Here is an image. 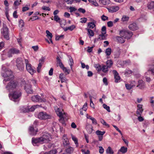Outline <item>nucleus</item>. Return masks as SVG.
Returning <instances> with one entry per match:
<instances>
[{"instance_id": "f257e3e1", "label": "nucleus", "mask_w": 154, "mask_h": 154, "mask_svg": "<svg viewBox=\"0 0 154 154\" xmlns=\"http://www.w3.org/2000/svg\"><path fill=\"white\" fill-rule=\"evenodd\" d=\"M51 139V135L48 133H46L44 134L41 137L32 138V143L34 146H35L38 145L39 144L48 143L50 141Z\"/></svg>"}, {"instance_id": "f03ea898", "label": "nucleus", "mask_w": 154, "mask_h": 154, "mask_svg": "<svg viewBox=\"0 0 154 154\" xmlns=\"http://www.w3.org/2000/svg\"><path fill=\"white\" fill-rule=\"evenodd\" d=\"M2 69L5 71L4 73L2 74V76L5 78L3 80V82L8 81L13 78V76L12 71L9 69H6L4 65L2 66Z\"/></svg>"}, {"instance_id": "7ed1b4c3", "label": "nucleus", "mask_w": 154, "mask_h": 154, "mask_svg": "<svg viewBox=\"0 0 154 154\" xmlns=\"http://www.w3.org/2000/svg\"><path fill=\"white\" fill-rule=\"evenodd\" d=\"M9 95L11 99L15 102L19 100V99L21 96V93L20 91H15L11 94H10Z\"/></svg>"}, {"instance_id": "20e7f679", "label": "nucleus", "mask_w": 154, "mask_h": 154, "mask_svg": "<svg viewBox=\"0 0 154 154\" xmlns=\"http://www.w3.org/2000/svg\"><path fill=\"white\" fill-rule=\"evenodd\" d=\"M25 63L26 65V68L27 71L31 75H32L36 72L35 68L32 66V65L29 63L28 60L25 59Z\"/></svg>"}, {"instance_id": "39448f33", "label": "nucleus", "mask_w": 154, "mask_h": 154, "mask_svg": "<svg viewBox=\"0 0 154 154\" xmlns=\"http://www.w3.org/2000/svg\"><path fill=\"white\" fill-rule=\"evenodd\" d=\"M17 83L14 81H11L8 84L6 88L9 92H13V91L17 87Z\"/></svg>"}, {"instance_id": "423d86ee", "label": "nucleus", "mask_w": 154, "mask_h": 154, "mask_svg": "<svg viewBox=\"0 0 154 154\" xmlns=\"http://www.w3.org/2000/svg\"><path fill=\"white\" fill-rule=\"evenodd\" d=\"M54 108L57 115L61 119H64L65 114L63 112V109L61 108H58L57 106H55Z\"/></svg>"}, {"instance_id": "0eeeda50", "label": "nucleus", "mask_w": 154, "mask_h": 154, "mask_svg": "<svg viewBox=\"0 0 154 154\" xmlns=\"http://www.w3.org/2000/svg\"><path fill=\"white\" fill-rule=\"evenodd\" d=\"M54 108L57 115L61 119H64L65 114L63 112V109L61 108H58L57 106H55Z\"/></svg>"}, {"instance_id": "6e6552de", "label": "nucleus", "mask_w": 154, "mask_h": 154, "mask_svg": "<svg viewBox=\"0 0 154 154\" xmlns=\"http://www.w3.org/2000/svg\"><path fill=\"white\" fill-rule=\"evenodd\" d=\"M16 66L18 69L20 71L23 70L24 65L23 63V60L20 57L17 58L16 60Z\"/></svg>"}, {"instance_id": "1a4fd4ad", "label": "nucleus", "mask_w": 154, "mask_h": 154, "mask_svg": "<svg viewBox=\"0 0 154 154\" xmlns=\"http://www.w3.org/2000/svg\"><path fill=\"white\" fill-rule=\"evenodd\" d=\"M31 99L33 102H45L47 100L46 98H41L40 96L37 95L32 96L31 97Z\"/></svg>"}, {"instance_id": "9d476101", "label": "nucleus", "mask_w": 154, "mask_h": 154, "mask_svg": "<svg viewBox=\"0 0 154 154\" xmlns=\"http://www.w3.org/2000/svg\"><path fill=\"white\" fill-rule=\"evenodd\" d=\"M38 117L39 119L41 120H45L51 118L50 115H48L46 113L43 112H39L38 115Z\"/></svg>"}, {"instance_id": "9b49d317", "label": "nucleus", "mask_w": 154, "mask_h": 154, "mask_svg": "<svg viewBox=\"0 0 154 154\" xmlns=\"http://www.w3.org/2000/svg\"><path fill=\"white\" fill-rule=\"evenodd\" d=\"M2 33L4 36V38L7 40L9 39L8 34V29L5 26H4L1 31Z\"/></svg>"}, {"instance_id": "f8f14e48", "label": "nucleus", "mask_w": 154, "mask_h": 154, "mask_svg": "<svg viewBox=\"0 0 154 154\" xmlns=\"http://www.w3.org/2000/svg\"><path fill=\"white\" fill-rule=\"evenodd\" d=\"M20 53V51L15 48L10 49L8 53V57H11L12 54H17Z\"/></svg>"}, {"instance_id": "ddd939ff", "label": "nucleus", "mask_w": 154, "mask_h": 154, "mask_svg": "<svg viewBox=\"0 0 154 154\" xmlns=\"http://www.w3.org/2000/svg\"><path fill=\"white\" fill-rule=\"evenodd\" d=\"M62 140L64 146L66 147H69L70 143L66 135L64 134L63 136Z\"/></svg>"}, {"instance_id": "4468645a", "label": "nucleus", "mask_w": 154, "mask_h": 154, "mask_svg": "<svg viewBox=\"0 0 154 154\" xmlns=\"http://www.w3.org/2000/svg\"><path fill=\"white\" fill-rule=\"evenodd\" d=\"M105 133V131H101L99 130H97L96 131V134L98 136L99 140L101 141L103 138V135Z\"/></svg>"}, {"instance_id": "2eb2a0df", "label": "nucleus", "mask_w": 154, "mask_h": 154, "mask_svg": "<svg viewBox=\"0 0 154 154\" xmlns=\"http://www.w3.org/2000/svg\"><path fill=\"white\" fill-rule=\"evenodd\" d=\"M112 72L114 75V77L115 79V82L116 83L119 82L120 79V77L119 75V73L117 71L115 70H114L112 71Z\"/></svg>"}, {"instance_id": "dca6fc26", "label": "nucleus", "mask_w": 154, "mask_h": 154, "mask_svg": "<svg viewBox=\"0 0 154 154\" xmlns=\"http://www.w3.org/2000/svg\"><path fill=\"white\" fill-rule=\"evenodd\" d=\"M119 8L118 6H114L107 8V9L109 12L113 13L118 11Z\"/></svg>"}, {"instance_id": "f3484780", "label": "nucleus", "mask_w": 154, "mask_h": 154, "mask_svg": "<svg viewBox=\"0 0 154 154\" xmlns=\"http://www.w3.org/2000/svg\"><path fill=\"white\" fill-rule=\"evenodd\" d=\"M137 87L140 89H143L145 87V83L142 80H139Z\"/></svg>"}, {"instance_id": "a211bd4d", "label": "nucleus", "mask_w": 154, "mask_h": 154, "mask_svg": "<svg viewBox=\"0 0 154 154\" xmlns=\"http://www.w3.org/2000/svg\"><path fill=\"white\" fill-rule=\"evenodd\" d=\"M41 107V106L40 105H33L31 107L28 108L27 110L26 109L25 111L26 112H28L29 111L32 112L34 111L36 109L39 108Z\"/></svg>"}, {"instance_id": "6ab92c4d", "label": "nucleus", "mask_w": 154, "mask_h": 154, "mask_svg": "<svg viewBox=\"0 0 154 154\" xmlns=\"http://www.w3.org/2000/svg\"><path fill=\"white\" fill-rule=\"evenodd\" d=\"M25 89L27 93L32 94L33 93L32 90L31 88V85L27 84L25 86Z\"/></svg>"}, {"instance_id": "aec40b11", "label": "nucleus", "mask_w": 154, "mask_h": 154, "mask_svg": "<svg viewBox=\"0 0 154 154\" xmlns=\"http://www.w3.org/2000/svg\"><path fill=\"white\" fill-rule=\"evenodd\" d=\"M129 17L126 15H123L121 19V21L124 23H127L129 20Z\"/></svg>"}, {"instance_id": "412c9836", "label": "nucleus", "mask_w": 154, "mask_h": 154, "mask_svg": "<svg viewBox=\"0 0 154 154\" xmlns=\"http://www.w3.org/2000/svg\"><path fill=\"white\" fill-rule=\"evenodd\" d=\"M127 151V148L125 146L122 147L117 152V154H123L125 153Z\"/></svg>"}, {"instance_id": "4be33fe9", "label": "nucleus", "mask_w": 154, "mask_h": 154, "mask_svg": "<svg viewBox=\"0 0 154 154\" xmlns=\"http://www.w3.org/2000/svg\"><path fill=\"white\" fill-rule=\"evenodd\" d=\"M29 134L32 135H34L36 134L38 131L37 130H35L34 128L32 126H30L29 128Z\"/></svg>"}, {"instance_id": "5701e85b", "label": "nucleus", "mask_w": 154, "mask_h": 154, "mask_svg": "<svg viewBox=\"0 0 154 154\" xmlns=\"http://www.w3.org/2000/svg\"><path fill=\"white\" fill-rule=\"evenodd\" d=\"M54 20L57 22L59 23L60 25H62V22H63L64 23H65V20L64 19L60 20V18L57 15L54 16Z\"/></svg>"}, {"instance_id": "b1692460", "label": "nucleus", "mask_w": 154, "mask_h": 154, "mask_svg": "<svg viewBox=\"0 0 154 154\" xmlns=\"http://www.w3.org/2000/svg\"><path fill=\"white\" fill-rule=\"evenodd\" d=\"M147 7L149 9L153 10L154 8V1L149 2L147 4Z\"/></svg>"}, {"instance_id": "393cba45", "label": "nucleus", "mask_w": 154, "mask_h": 154, "mask_svg": "<svg viewBox=\"0 0 154 154\" xmlns=\"http://www.w3.org/2000/svg\"><path fill=\"white\" fill-rule=\"evenodd\" d=\"M152 67H150L149 68L148 70V71L146 72L145 74V76L149 75L150 73V71H151L152 73L154 75V65L152 66Z\"/></svg>"}, {"instance_id": "a878e982", "label": "nucleus", "mask_w": 154, "mask_h": 154, "mask_svg": "<svg viewBox=\"0 0 154 154\" xmlns=\"http://www.w3.org/2000/svg\"><path fill=\"white\" fill-rule=\"evenodd\" d=\"M86 129L89 134H91L93 131V127L91 125L88 124L87 125Z\"/></svg>"}, {"instance_id": "bb28decb", "label": "nucleus", "mask_w": 154, "mask_h": 154, "mask_svg": "<svg viewBox=\"0 0 154 154\" xmlns=\"http://www.w3.org/2000/svg\"><path fill=\"white\" fill-rule=\"evenodd\" d=\"M96 21L93 20L92 22H90L88 23V26L90 28L93 29L95 26V24L96 23Z\"/></svg>"}, {"instance_id": "cd10ccee", "label": "nucleus", "mask_w": 154, "mask_h": 154, "mask_svg": "<svg viewBox=\"0 0 154 154\" xmlns=\"http://www.w3.org/2000/svg\"><path fill=\"white\" fill-rule=\"evenodd\" d=\"M116 38L119 42L121 43H124L125 41V38L122 37L117 36Z\"/></svg>"}, {"instance_id": "c85d7f7f", "label": "nucleus", "mask_w": 154, "mask_h": 154, "mask_svg": "<svg viewBox=\"0 0 154 154\" xmlns=\"http://www.w3.org/2000/svg\"><path fill=\"white\" fill-rule=\"evenodd\" d=\"M99 2L103 5H108L110 3L109 0H99Z\"/></svg>"}, {"instance_id": "c756f323", "label": "nucleus", "mask_w": 154, "mask_h": 154, "mask_svg": "<svg viewBox=\"0 0 154 154\" xmlns=\"http://www.w3.org/2000/svg\"><path fill=\"white\" fill-rule=\"evenodd\" d=\"M57 152V151L56 149H54L50 151L44 153L41 152L39 154H56Z\"/></svg>"}, {"instance_id": "7c9ffc66", "label": "nucleus", "mask_w": 154, "mask_h": 154, "mask_svg": "<svg viewBox=\"0 0 154 154\" xmlns=\"http://www.w3.org/2000/svg\"><path fill=\"white\" fill-rule=\"evenodd\" d=\"M106 152L107 154H113L114 152L110 146H109L106 150Z\"/></svg>"}, {"instance_id": "2f4dec72", "label": "nucleus", "mask_w": 154, "mask_h": 154, "mask_svg": "<svg viewBox=\"0 0 154 154\" xmlns=\"http://www.w3.org/2000/svg\"><path fill=\"white\" fill-rule=\"evenodd\" d=\"M128 34V33L126 32L121 31L120 32L119 34L121 37H124V38H126V35Z\"/></svg>"}, {"instance_id": "473e14b6", "label": "nucleus", "mask_w": 154, "mask_h": 154, "mask_svg": "<svg viewBox=\"0 0 154 154\" xmlns=\"http://www.w3.org/2000/svg\"><path fill=\"white\" fill-rule=\"evenodd\" d=\"M86 29L88 31V34L90 36H93L94 35V33L93 30L90 29L86 28Z\"/></svg>"}, {"instance_id": "72a5a7b5", "label": "nucleus", "mask_w": 154, "mask_h": 154, "mask_svg": "<svg viewBox=\"0 0 154 154\" xmlns=\"http://www.w3.org/2000/svg\"><path fill=\"white\" fill-rule=\"evenodd\" d=\"M71 137L72 140L74 142L75 144L76 145L77 147L78 146V139L75 136L71 134Z\"/></svg>"}, {"instance_id": "f704fd0d", "label": "nucleus", "mask_w": 154, "mask_h": 154, "mask_svg": "<svg viewBox=\"0 0 154 154\" xmlns=\"http://www.w3.org/2000/svg\"><path fill=\"white\" fill-rule=\"evenodd\" d=\"M108 68H109L106 65H103L101 67V70L104 72H106L108 71Z\"/></svg>"}, {"instance_id": "c9c22d12", "label": "nucleus", "mask_w": 154, "mask_h": 154, "mask_svg": "<svg viewBox=\"0 0 154 154\" xmlns=\"http://www.w3.org/2000/svg\"><path fill=\"white\" fill-rule=\"evenodd\" d=\"M112 60H108L106 62V66L108 67V68H110L111 66H112Z\"/></svg>"}, {"instance_id": "e433bc0d", "label": "nucleus", "mask_w": 154, "mask_h": 154, "mask_svg": "<svg viewBox=\"0 0 154 154\" xmlns=\"http://www.w3.org/2000/svg\"><path fill=\"white\" fill-rule=\"evenodd\" d=\"M105 34H101L99 35V38H97V41L103 40L106 39V36L104 35Z\"/></svg>"}, {"instance_id": "4c0bfd02", "label": "nucleus", "mask_w": 154, "mask_h": 154, "mask_svg": "<svg viewBox=\"0 0 154 154\" xmlns=\"http://www.w3.org/2000/svg\"><path fill=\"white\" fill-rule=\"evenodd\" d=\"M112 52L111 49L110 48H107L105 51V53L107 56H109L110 55Z\"/></svg>"}, {"instance_id": "58836bf2", "label": "nucleus", "mask_w": 154, "mask_h": 154, "mask_svg": "<svg viewBox=\"0 0 154 154\" xmlns=\"http://www.w3.org/2000/svg\"><path fill=\"white\" fill-rule=\"evenodd\" d=\"M68 58L69 60V64L71 68H72V67L73 64V61L72 57L70 56H68Z\"/></svg>"}, {"instance_id": "ea45409f", "label": "nucleus", "mask_w": 154, "mask_h": 154, "mask_svg": "<svg viewBox=\"0 0 154 154\" xmlns=\"http://www.w3.org/2000/svg\"><path fill=\"white\" fill-rule=\"evenodd\" d=\"M97 71L99 72L101 70V66L99 64H95L94 66Z\"/></svg>"}, {"instance_id": "a19ab883", "label": "nucleus", "mask_w": 154, "mask_h": 154, "mask_svg": "<svg viewBox=\"0 0 154 154\" xmlns=\"http://www.w3.org/2000/svg\"><path fill=\"white\" fill-rule=\"evenodd\" d=\"M46 33L47 34V36L48 38H52L53 35L48 30H47L46 31Z\"/></svg>"}, {"instance_id": "79ce46f5", "label": "nucleus", "mask_w": 154, "mask_h": 154, "mask_svg": "<svg viewBox=\"0 0 154 154\" xmlns=\"http://www.w3.org/2000/svg\"><path fill=\"white\" fill-rule=\"evenodd\" d=\"M73 148L71 147H69V148L66 149V152L67 153H70L73 151Z\"/></svg>"}, {"instance_id": "37998d69", "label": "nucleus", "mask_w": 154, "mask_h": 154, "mask_svg": "<svg viewBox=\"0 0 154 154\" xmlns=\"http://www.w3.org/2000/svg\"><path fill=\"white\" fill-rule=\"evenodd\" d=\"M129 28L132 30H134L135 29V23L130 24L129 26Z\"/></svg>"}, {"instance_id": "c03bdc74", "label": "nucleus", "mask_w": 154, "mask_h": 154, "mask_svg": "<svg viewBox=\"0 0 154 154\" xmlns=\"http://www.w3.org/2000/svg\"><path fill=\"white\" fill-rule=\"evenodd\" d=\"M100 122H101V123L103 124V125L107 127H109V125L107 124L106 122L103 119H100Z\"/></svg>"}, {"instance_id": "a18cd8bd", "label": "nucleus", "mask_w": 154, "mask_h": 154, "mask_svg": "<svg viewBox=\"0 0 154 154\" xmlns=\"http://www.w3.org/2000/svg\"><path fill=\"white\" fill-rule=\"evenodd\" d=\"M106 28L105 26H103L101 29V34H106Z\"/></svg>"}, {"instance_id": "49530a36", "label": "nucleus", "mask_w": 154, "mask_h": 154, "mask_svg": "<svg viewBox=\"0 0 154 154\" xmlns=\"http://www.w3.org/2000/svg\"><path fill=\"white\" fill-rule=\"evenodd\" d=\"M62 69L67 74H69L70 72V70L67 69L66 68L64 67V66L63 67Z\"/></svg>"}, {"instance_id": "de8ad7c7", "label": "nucleus", "mask_w": 154, "mask_h": 154, "mask_svg": "<svg viewBox=\"0 0 154 154\" xmlns=\"http://www.w3.org/2000/svg\"><path fill=\"white\" fill-rule=\"evenodd\" d=\"M143 111V109H137L136 111L137 116L141 115Z\"/></svg>"}, {"instance_id": "09e8293b", "label": "nucleus", "mask_w": 154, "mask_h": 154, "mask_svg": "<svg viewBox=\"0 0 154 154\" xmlns=\"http://www.w3.org/2000/svg\"><path fill=\"white\" fill-rule=\"evenodd\" d=\"M103 107L106 109L108 112H110V108L109 106H107L105 104H103Z\"/></svg>"}, {"instance_id": "8fccbe9b", "label": "nucleus", "mask_w": 154, "mask_h": 154, "mask_svg": "<svg viewBox=\"0 0 154 154\" xmlns=\"http://www.w3.org/2000/svg\"><path fill=\"white\" fill-rule=\"evenodd\" d=\"M138 117L137 118L138 120L140 122H142L144 120V118L141 116V115L139 116H137Z\"/></svg>"}, {"instance_id": "3c124183", "label": "nucleus", "mask_w": 154, "mask_h": 154, "mask_svg": "<svg viewBox=\"0 0 154 154\" xmlns=\"http://www.w3.org/2000/svg\"><path fill=\"white\" fill-rule=\"evenodd\" d=\"M24 24V23L23 20H20L19 22V26L20 27L22 28V27H23Z\"/></svg>"}, {"instance_id": "603ef678", "label": "nucleus", "mask_w": 154, "mask_h": 154, "mask_svg": "<svg viewBox=\"0 0 154 154\" xmlns=\"http://www.w3.org/2000/svg\"><path fill=\"white\" fill-rule=\"evenodd\" d=\"M133 86V85H132L128 84H125V87L127 88V89L128 90H130L131 89Z\"/></svg>"}, {"instance_id": "864d4df0", "label": "nucleus", "mask_w": 154, "mask_h": 154, "mask_svg": "<svg viewBox=\"0 0 154 154\" xmlns=\"http://www.w3.org/2000/svg\"><path fill=\"white\" fill-rule=\"evenodd\" d=\"M101 19L103 21H105L108 20V17L104 15H103L101 17Z\"/></svg>"}, {"instance_id": "5fc2aeb1", "label": "nucleus", "mask_w": 154, "mask_h": 154, "mask_svg": "<svg viewBox=\"0 0 154 154\" xmlns=\"http://www.w3.org/2000/svg\"><path fill=\"white\" fill-rule=\"evenodd\" d=\"M99 152L100 154H103L104 152L103 148L101 146H99Z\"/></svg>"}, {"instance_id": "6e6d98bb", "label": "nucleus", "mask_w": 154, "mask_h": 154, "mask_svg": "<svg viewBox=\"0 0 154 154\" xmlns=\"http://www.w3.org/2000/svg\"><path fill=\"white\" fill-rule=\"evenodd\" d=\"M132 73V71L129 69H126L125 72V74L127 75H130Z\"/></svg>"}, {"instance_id": "4d7b16f0", "label": "nucleus", "mask_w": 154, "mask_h": 154, "mask_svg": "<svg viewBox=\"0 0 154 154\" xmlns=\"http://www.w3.org/2000/svg\"><path fill=\"white\" fill-rule=\"evenodd\" d=\"M70 11V12H72L75 11L77 10V9L74 7H71L69 8Z\"/></svg>"}, {"instance_id": "13d9d810", "label": "nucleus", "mask_w": 154, "mask_h": 154, "mask_svg": "<svg viewBox=\"0 0 154 154\" xmlns=\"http://www.w3.org/2000/svg\"><path fill=\"white\" fill-rule=\"evenodd\" d=\"M107 25L109 27H111L113 26V22L112 21H109L107 22Z\"/></svg>"}, {"instance_id": "bf43d9fd", "label": "nucleus", "mask_w": 154, "mask_h": 154, "mask_svg": "<svg viewBox=\"0 0 154 154\" xmlns=\"http://www.w3.org/2000/svg\"><path fill=\"white\" fill-rule=\"evenodd\" d=\"M113 126L116 129V130L118 131L120 133V134L122 135V134L121 131L115 125H113Z\"/></svg>"}, {"instance_id": "052dcab7", "label": "nucleus", "mask_w": 154, "mask_h": 154, "mask_svg": "<svg viewBox=\"0 0 154 154\" xmlns=\"http://www.w3.org/2000/svg\"><path fill=\"white\" fill-rule=\"evenodd\" d=\"M75 28V26L73 25L70 26L68 27V29L70 31H72Z\"/></svg>"}, {"instance_id": "680f3d73", "label": "nucleus", "mask_w": 154, "mask_h": 154, "mask_svg": "<svg viewBox=\"0 0 154 154\" xmlns=\"http://www.w3.org/2000/svg\"><path fill=\"white\" fill-rule=\"evenodd\" d=\"M74 0H65V2L68 4H72Z\"/></svg>"}, {"instance_id": "e2e57ef3", "label": "nucleus", "mask_w": 154, "mask_h": 154, "mask_svg": "<svg viewBox=\"0 0 154 154\" xmlns=\"http://www.w3.org/2000/svg\"><path fill=\"white\" fill-rule=\"evenodd\" d=\"M42 9L43 10H45L46 11H50L51 9L48 7L47 6H43L42 7Z\"/></svg>"}, {"instance_id": "0e129e2a", "label": "nucleus", "mask_w": 154, "mask_h": 154, "mask_svg": "<svg viewBox=\"0 0 154 154\" xmlns=\"http://www.w3.org/2000/svg\"><path fill=\"white\" fill-rule=\"evenodd\" d=\"M78 11L82 13H84L85 12V9L82 8H79L78 9Z\"/></svg>"}, {"instance_id": "69168bd1", "label": "nucleus", "mask_w": 154, "mask_h": 154, "mask_svg": "<svg viewBox=\"0 0 154 154\" xmlns=\"http://www.w3.org/2000/svg\"><path fill=\"white\" fill-rule=\"evenodd\" d=\"M63 35H61L60 36H56L55 38V40H58L60 39V38H63Z\"/></svg>"}, {"instance_id": "338daca9", "label": "nucleus", "mask_w": 154, "mask_h": 154, "mask_svg": "<svg viewBox=\"0 0 154 154\" xmlns=\"http://www.w3.org/2000/svg\"><path fill=\"white\" fill-rule=\"evenodd\" d=\"M87 103H85L83 105L82 108L84 111H86V110H87Z\"/></svg>"}, {"instance_id": "774afa93", "label": "nucleus", "mask_w": 154, "mask_h": 154, "mask_svg": "<svg viewBox=\"0 0 154 154\" xmlns=\"http://www.w3.org/2000/svg\"><path fill=\"white\" fill-rule=\"evenodd\" d=\"M32 48L33 49L34 51H37L38 50V46L36 45L35 46H32Z\"/></svg>"}]
</instances>
